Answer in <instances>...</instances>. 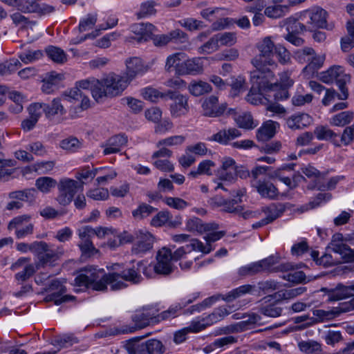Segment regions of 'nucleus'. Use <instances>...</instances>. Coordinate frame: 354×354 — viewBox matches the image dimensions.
Wrapping results in <instances>:
<instances>
[{
  "instance_id": "obj_9",
  "label": "nucleus",
  "mask_w": 354,
  "mask_h": 354,
  "mask_svg": "<svg viewBox=\"0 0 354 354\" xmlns=\"http://www.w3.org/2000/svg\"><path fill=\"white\" fill-rule=\"evenodd\" d=\"M327 17L328 12L319 6L304 10L299 16L300 20L306 24L308 30L318 28L332 30L333 26L327 24Z\"/></svg>"
},
{
  "instance_id": "obj_20",
  "label": "nucleus",
  "mask_w": 354,
  "mask_h": 354,
  "mask_svg": "<svg viewBox=\"0 0 354 354\" xmlns=\"http://www.w3.org/2000/svg\"><path fill=\"white\" fill-rule=\"evenodd\" d=\"M153 44L161 47L171 41L184 43L187 40V35L180 29H176L167 34L153 35L151 37Z\"/></svg>"
},
{
  "instance_id": "obj_54",
  "label": "nucleus",
  "mask_w": 354,
  "mask_h": 354,
  "mask_svg": "<svg viewBox=\"0 0 354 354\" xmlns=\"http://www.w3.org/2000/svg\"><path fill=\"white\" fill-rule=\"evenodd\" d=\"M353 118V113L351 111H342L331 118L330 123L337 127H343L350 123Z\"/></svg>"
},
{
  "instance_id": "obj_14",
  "label": "nucleus",
  "mask_w": 354,
  "mask_h": 354,
  "mask_svg": "<svg viewBox=\"0 0 354 354\" xmlns=\"http://www.w3.org/2000/svg\"><path fill=\"white\" fill-rule=\"evenodd\" d=\"M135 241L132 247V252L136 254H144L152 248L153 238L148 232L139 231L135 236H130L127 242Z\"/></svg>"
},
{
  "instance_id": "obj_59",
  "label": "nucleus",
  "mask_w": 354,
  "mask_h": 354,
  "mask_svg": "<svg viewBox=\"0 0 354 354\" xmlns=\"http://www.w3.org/2000/svg\"><path fill=\"white\" fill-rule=\"evenodd\" d=\"M274 77L272 80V83L278 85L277 88L276 89H269L267 91L268 96L273 97L277 100H286L288 97V88L283 87V86L279 84L278 82H274Z\"/></svg>"
},
{
  "instance_id": "obj_3",
  "label": "nucleus",
  "mask_w": 354,
  "mask_h": 354,
  "mask_svg": "<svg viewBox=\"0 0 354 354\" xmlns=\"http://www.w3.org/2000/svg\"><path fill=\"white\" fill-rule=\"evenodd\" d=\"M62 101L76 104L75 109H77L80 111L88 109L90 105L88 97H83L77 88H72L61 97L53 99L50 104L43 103L44 113L47 118L55 115H63L66 113Z\"/></svg>"
},
{
  "instance_id": "obj_49",
  "label": "nucleus",
  "mask_w": 354,
  "mask_h": 354,
  "mask_svg": "<svg viewBox=\"0 0 354 354\" xmlns=\"http://www.w3.org/2000/svg\"><path fill=\"white\" fill-rule=\"evenodd\" d=\"M21 62L17 59H10L0 64V75H8L21 67Z\"/></svg>"
},
{
  "instance_id": "obj_34",
  "label": "nucleus",
  "mask_w": 354,
  "mask_h": 354,
  "mask_svg": "<svg viewBox=\"0 0 354 354\" xmlns=\"http://www.w3.org/2000/svg\"><path fill=\"white\" fill-rule=\"evenodd\" d=\"M285 206L281 203H271L268 206L262 207L261 212L264 213V219L269 224L280 217L285 212Z\"/></svg>"
},
{
  "instance_id": "obj_38",
  "label": "nucleus",
  "mask_w": 354,
  "mask_h": 354,
  "mask_svg": "<svg viewBox=\"0 0 354 354\" xmlns=\"http://www.w3.org/2000/svg\"><path fill=\"white\" fill-rule=\"evenodd\" d=\"M126 65L127 71L122 74L126 78L127 77L129 82H131L138 74L142 71L143 65L141 60L138 57L129 59L127 61Z\"/></svg>"
},
{
  "instance_id": "obj_26",
  "label": "nucleus",
  "mask_w": 354,
  "mask_h": 354,
  "mask_svg": "<svg viewBox=\"0 0 354 354\" xmlns=\"http://www.w3.org/2000/svg\"><path fill=\"white\" fill-rule=\"evenodd\" d=\"M328 249L339 254L346 261L350 260L353 257L351 249L344 243L343 236L339 233L333 236Z\"/></svg>"
},
{
  "instance_id": "obj_5",
  "label": "nucleus",
  "mask_w": 354,
  "mask_h": 354,
  "mask_svg": "<svg viewBox=\"0 0 354 354\" xmlns=\"http://www.w3.org/2000/svg\"><path fill=\"white\" fill-rule=\"evenodd\" d=\"M134 323L133 326H122L116 328L113 335L127 334L135 332L138 329L147 327L149 325H153L158 323V317L156 316V309L151 307H144L136 310L131 316Z\"/></svg>"
},
{
  "instance_id": "obj_33",
  "label": "nucleus",
  "mask_w": 354,
  "mask_h": 354,
  "mask_svg": "<svg viewBox=\"0 0 354 354\" xmlns=\"http://www.w3.org/2000/svg\"><path fill=\"white\" fill-rule=\"evenodd\" d=\"M256 292H257L256 286L245 284L234 288L228 293L222 295V299L227 302H230L246 294L256 295Z\"/></svg>"
},
{
  "instance_id": "obj_42",
  "label": "nucleus",
  "mask_w": 354,
  "mask_h": 354,
  "mask_svg": "<svg viewBox=\"0 0 354 354\" xmlns=\"http://www.w3.org/2000/svg\"><path fill=\"white\" fill-rule=\"evenodd\" d=\"M185 58V54L183 53H176L167 57L165 62V70L171 72L175 70L176 73L178 74V68L182 64V62Z\"/></svg>"
},
{
  "instance_id": "obj_61",
  "label": "nucleus",
  "mask_w": 354,
  "mask_h": 354,
  "mask_svg": "<svg viewBox=\"0 0 354 354\" xmlns=\"http://www.w3.org/2000/svg\"><path fill=\"white\" fill-rule=\"evenodd\" d=\"M128 354H147L143 342L129 341L124 346Z\"/></svg>"
},
{
  "instance_id": "obj_27",
  "label": "nucleus",
  "mask_w": 354,
  "mask_h": 354,
  "mask_svg": "<svg viewBox=\"0 0 354 354\" xmlns=\"http://www.w3.org/2000/svg\"><path fill=\"white\" fill-rule=\"evenodd\" d=\"M252 186L255 188L258 194L263 198L276 199L279 195V191L274 185L266 178L252 183Z\"/></svg>"
},
{
  "instance_id": "obj_39",
  "label": "nucleus",
  "mask_w": 354,
  "mask_h": 354,
  "mask_svg": "<svg viewBox=\"0 0 354 354\" xmlns=\"http://www.w3.org/2000/svg\"><path fill=\"white\" fill-rule=\"evenodd\" d=\"M195 299L196 297L192 299H183L180 303L172 305L168 310H165L160 314L158 313V310H156V316L158 317V322L161 320L175 317L176 316L177 312L179 310L192 303Z\"/></svg>"
},
{
  "instance_id": "obj_41",
  "label": "nucleus",
  "mask_w": 354,
  "mask_h": 354,
  "mask_svg": "<svg viewBox=\"0 0 354 354\" xmlns=\"http://www.w3.org/2000/svg\"><path fill=\"white\" fill-rule=\"evenodd\" d=\"M232 308L230 306H221L215 308L211 314L205 317V318L207 324L211 326L223 319L225 317L230 314Z\"/></svg>"
},
{
  "instance_id": "obj_10",
  "label": "nucleus",
  "mask_w": 354,
  "mask_h": 354,
  "mask_svg": "<svg viewBox=\"0 0 354 354\" xmlns=\"http://www.w3.org/2000/svg\"><path fill=\"white\" fill-rule=\"evenodd\" d=\"M58 194L56 201L62 206L68 205L79 189L82 190L84 183L75 180L62 178L57 184Z\"/></svg>"
},
{
  "instance_id": "obj_46",
  "label": "nucleus",
  "mask_w": 354,
  "mask_h": 354,
  "mask_svg": "<svg viewBox=\"0 0 354 354\" xmlns=\"http://www.w3.org/2000/svg\"><path fill=\"white\" fill-rule=\"evenodd\" d=\"M55 162L53 160L39 161L29 167L30 171L36 172L38 175L47 174L55 167Z\"/></svg>"
},
{
  "instance_id": "obj_2",
  "label": "nucleus",
  "mask_w": 354,
  "mask_h": 354,
  "mask_svg": "<svg viewBox=\"0 0 354 354\" xmlns=\"http://www.w3.org/2000/svg\"><path fill=\"white\" fill-rule=\"evenodd\" d=\"M259 55L251 61L255 68L253 73V79L257 80L259 75H266L268 78L274 77V73L271 68H276L277 63L274 59V53L276 49L272 37L268 36L263 38L257 44Z\"/></svg>"
},
{
  "instance_id": "obj_35",
  "label": "nucleus",
  "mask_w": 354,
  "mask_h": 354,
  "mask_svg": "<svg viewBox=\"0 0 354 354\" xmlns=\"http://www.w3.org/2000/svg\"><path fill=\"white\" fill-rule=\"evenodd\" d=\"M279 124L277 122L268 120L257 131V138L259 141L265 142L271 139L276 133V129Z\"/></svg>"
},
{
  "instance_id": "obj_45",
  "label": "nucleus",
  "mask_w": 354,
  "mask_h": 354,
  "mask_svg": "<svg viewBox=\"0 0 354 354\" xmlns=\"http://www.w3.org/2000/svg\"><path fill=\"white\" fill-rule=\"evenodd\" d=\"M157 211V209L151 205L142 203L136 209L133 210L132 216L136 220L144 219Z\"/></svg>"
},
{
  "instance_id": "obj_24",
  "label": "nucleus",
  "mask_w": 354,
  "mask_h": 354,
  "mask_svg": "<svg viewBox=\"0 0 354 354\" xmlns=\"http://www.w3.org/2000/svg\"><path fill=\"white\" fill-rule=\"evenodd\" d=\"M277 297V294L268 295L263 299V302L259 306V312L264 316L269 317H278L283 311L282 308L278 306L279 299L270 302L272 299Z\"/></svg>"
},
{
  "instance_id": "obj_50",
  "label": "nucleus",
  "mask_w": 354,
  "mask_h": 354,
  "mask_svg": "<svg viewBox=\"0 0 354 354\" xmlns=\"http://www.w3.org/2000/svg\"><path fill=\"white\" fill-rule=\"evenodd\" d=\"M59 147L69 153H73L82 148V142L75 137H69L62 140L59 143Z\"/></svg>"
},
{
  "instance_id": "obj_51",
  "label": "nucleus",
  "mask_w": 354,
  "mask_h": 354,
  "mask_svg": "<svg viewBox=\"0 0 354 354\" xmlns=\"http://www.w3.org/2000/svg\"><path fill=\"white\" fill-rule=\"evenodd\" d=\"M234 121L241 128L243 129H253L257 124L254 123L252 116L249 113H243L242 114L235 115L234 117Z\"/></svg>"
},
{
  "instance_id": "obj_62",
  "label": "nucleus",
  "mask_w": 354,
  "mask_h": 354,
  "mask_svg": "<svg viewBox=\"0 0 354 354\" xmlns=\"http://www.w3.org/2000/svg\"><path fill=\"white\" fill-rule=\"evenodd\" d=\"M245 90V80L243 77L239 76L231 84L230 95L233 97H236Z\"/></svg>"
},
{
  "instance_id": "obj_21",
  "label": "nucleus",
  "mask_w": 354,
  "mask_h": 354,
  "mask_svg": "<svg viewBox=\"0 0 354 354\" xmlns=\"http://www.w3.org/2000/svg\"><path fill=\"white\" fill-rule=\"evenodd\" d=\"M205 59L204 57H198L185 60L178 68V75H196L203 73Z\"/></svg>"
},
{
  "instance_id": "obj_8",
  "label": "nucleus",
  "mask_w": 354,
  "mask_h": 354,
  "mask_svg": "<svg viewBox=\"0 0 354 354\" xmlns=\"http://www.w3.org/2000/svg\"><path fill=\"white\" fill-rule=\"evenodd\" d=\"M320 80L326 84L335 82L342 92V95H339L340 100H346L348 97V93L346 84L350 81V75L345 73L343 66H332L326 71L320 73Z\"/></svg>"
},
{
  "instance_id": "obj_44",
  "label": "nucleus",
  "mask_w": 354,
  "mask_h": 354,
  "mask_svg": "<svg viewBox=\"0 0 354 354\" xmlns=\"http://www.w3.org/2000/svg\"><path fill=\"white\" fill-rule=\"evenodd\" d=\"M57 184L56 180L48 176L39 177L35 181L37 189L44 194L49 193Z\"/></svg>"
},
{
  "instance_id": "obj_1",
  "label": "nucleus",
  "mask_w": 354,
  "mask_h": 354,
  "mask_svg": "<svg viewBox=\"0 0 354 354\" xmlns=\"http://www.w3.org/2000/svg\"><path fill=\"white\" fill-rule=\"evenodd\" d=\"M136 265V270L133 268L124 270L120 274L112 272L108 274H105L103 269L86 266L80 271L74 280V286L77 287L75 291L80 292L89 288L97 291H104L107 288V285L110 286L112 290H118L127 286L124 281L138 283L140 279L138 272L141 270L149 278L157 274L155 271L148 269L151 264L145 266L142 261H139Z\"/></svg>"
},
{
  "instance_id": "obj_19",
  "label": "nucleus",
  "mask_w": 354,
  "mask_h": 354,
  "mask_svg": "<svg viewBox=\"0 0 354 354\" xmlns=\"http://www.w3.org/2000/svg\"><path fill=\"white\" fill-rule=\"evenodd\" d=\"M236 199H226L222 196L216 195L210 198L207 203L212 208L221 207L222 210L227 213L238 214L243 210L242 206L236 205Z\"/></svg>"
},
{
  "instance_id": "obj_31",
  "label": "nucleus",
  "mask_w": 354,
  "mask_h": 354,
  "mask_svg": "<svg viewBox=\"0 0 354 354\" xmlns=\"http://www.w3.org/2000/svg\"><path fill=\"white\" fill-rule=\"evenodd\" d=\"M241 135V131L236 128L221 129L216 133L212 135L211 138H209L208 140L215 141L219 144L226 145L230 141L239 138Z\"/></svg>"
},
{
  "instance_id": "obj_7",
  "label": "nucleus",
  "mask_w": 354,
  "mask_h": 354,
  "mask_svg": "<svg viewBox=\"0 0 354 354\" xmlns=\"http://www.w3.org/2000/svg\"><path fill=\"white\" fill-rule=\"evenodd\" d=\"M31 252L37 257L38 261L35 264L37 268L39 269L46 265H52L63 254L64 251L59 248L55 250L47 243L37 241L32 243Z\"/></svg>"
},
{
  "instance_id": "obj_15",
  "label": "nucleus",
  "mask_w": 354,
  "mask_h": 354,
  "mask_svg": "<svg viewBox=\"0 0 354 354\" xmlns=\"http://www.w3.org/2000/svg\"><path fill=\"white\" fill-rule=\"evenodd\" d=\"M281 257L278 254H272L267 258H265L258 261L261 272H286L291 270L294 266L289 263H281L277 266L280 261Z\"/></svg>"
},
{
  "instance_id": "obj_6",
  "label": "nucleus",
  "mask_w": 354,
  "mask_h": 354,
  "mask_svg": "<svg viewBox=\"0 0 354 354\" xmlns=\"http://www.w3.org/2000/svg\"><path fill=\"white\" fill-rule=\"evenodd\" d=\"M259 78L256 80L253 79V73H250V81L252 87L247 95V100L252 104H259L264 103V100H268L264 95H268L267 91L269 89H276L278 85L272 84V78H268L266 75H259Z\"/></svg>"
},
{
  "instance_id": "obj_36",
  "label": "nucleus",
  "mask_w": 354,
  "mask_h": 354,
  "mask_svg": "<svg viewBox=\"0 0 354 354\" xmlns=\"http://www.w3.org/2000/svg\"><path fill=\"white\" fill-rule=\"evenodd\" d=\"M127 143V137L124 135H116L111 137L104 149V154L109 155L118 153L122 147Z\"/></svg>"
},
{
  "instance_id": "obj_57",
  "label": "nucleus",
  "mask_w": 354,
  "mask_h": 354,
  "mask_svg": "<svg viewBox=\"0 0 354 354\" xmlns=\"http://www.w3.org/2000/svg\"><path fill=\"white\" fill-rule=\"evenodd\" d=\"M257 292L256 294H269L279 288L278 283L274 280H267L259 282L256 286Z\"/></svg>"
},
{
  "instance_id": "obj_55",
  "label": "nucleus",
  "mask_w": 354,
  "mask_h": 354,
  "mask_svg": "<svg viewBox=\"0 0 354 354\" xmlns=\"http://www.w3.org/2000/svg\"><path fill=\"white\" fill-rule=\"evenodd\" d=\"M274 55H276L278 62L282 65H287L291 63L290 53L285 46L280 44H276Z\"/></svg>"
},
{
  "instance_id": "obj_40",
  "label": "nucleus",
  "mask_w": 354,
  "mask_h": 354,
  "mask_svg": "<svg viewBox=\"0 0 354 354\" xmlns=\"http://www.w3.org/2000/svg\"><path fill=\"white\" fill-rule=\"evenodd\" d=\"M189 93L194 96H201L212 91L211 85L202 80H193L187 87Z\"/></svg>"
},
{
  "instance_id": "obj_56",
  "label": "nucleus",
  "mask_w": 354,
  "mask_h": 354,
  "mask_svg": "<svg viewBox=\"0 0 354 354\" xmlns=\"http://www.w3.org/2000/svg\"><path fill=\"white\" fill-rule=\"evenodd\" d=\"M315 54V50L311 47H305L294 52V58L299 63L308 62Z\"/></svg>"
},
{
  "instance_id": "obj_43",
  "label": "nucleus",
  "mask_w": 354,
  "mask_h": 354,
  "mask_svg": "<svg viewBox=\"0 0 354 354\" xmlns=\"http://www.w3.org/2000/svg\"><path fill=\"white\" fill-rule=\"evenodd\" d=\"M26 12H36L39 15H48L55 11L53 6L46 3H39L37 0H30Z\"/></svg>"
},
{
  "instance_id": "obj_63",
  "label": "nucleus",
  "mask_w": 354,
  "mask_h": 354,
  "mask_svg": "<svg viewBox=\"0 0 354 354\" xmlns=\"http://www.w3.org/2000/svg\"><path fill=\"white\" fill-rule=\"evenodd\" d=\"M142 97L150 102H156L159 98L164 97L165 95L152 87H146L141 90Z\"/></svg>"
},
{
  "instance_id": "obj_37",
  "label": "nucleus",
  "mask_w": 354,
  "mask_h": 354,
  "mask_svg": "<svg viewBox=\"0 0 354 354\" xmlns=\"http://www.w3.org/2000/svg\"><path fill=\"white\" fill-rule=\"evenodd\" d=\"M314 134L319 140H330L332 143L340 147L337 134L326 126H318L314 130Z\"/></svg>"
},
{
  "instance_id": "obj_52",
  "label": "nucleus",
  "mask_w": 354,
  "mask_h": 354,
  "mask_svg": "<svg viewBox=\"0 0 354 354\" xmlns=\"http://www.w3.org/2000/svg\"><path fill=\"white\" fill-rule=\"evenodd\" d=\"M288 6L286 5L270 6L265 9V15L270 18H279L288 12Z\"/></svg>"
},
{
  "instance_id": "obj_30",
  "label": "nucleus",
  "mask_w": 354,
  "mask_h": 354,
  "mask_svg": "<svg viewBox=\"0 0 354 354\" xmlns=\"http://www.w3.org/2000/svg\"><path fill=\"white\" fill-rule=\"evenodd\" d=\"M101 84L100 83V80L95 79L94 77L88 78L86 80H82L78 81L75 84V87L74 88H77L78 91L82 93L83 97H85L80 89H88L90 90L92 94L93 97L95 101L100 102V94H99V86Z\"/></svg>"
},
{
  "instance_id": "obj_13",
  "label": "nucleus",
  "mask_w": 354,
  "mask_h": 354,
  "mask_svg": "<svg viewBox=\"0 0 354 354\" xmlns=\"http://www.w3.org/2000/svg\"><path fill=\"white\" fill-rule=\"evenodd\" d=\"M157 263L153 266H149L148 269L151 271H155L157 274L168 275L174 270L172 263L171 250L162 248L160 249L156 256Z\"/></svg>"
},
{
  "instance_id": "obj_60",
  "label": "nucleus",
  "mask_w": 354,
  "mask_h": 354,
  "mask_svg": "<svg viewBox=\"0 0 354 354\" xmlns=\"http://www.w3.org/2000/svg\"><path fill=\"white\" fill-rule=\"evenodd\" d=\"M220 47L216 35H214L207 42L201 46L198 51L200 53L210 54L216 51Z\"/></svg>"
},
{
  "instance_id": "obj_11",
  "label": "nucleus",
  "mask_w": 354,
  "mask_h": 354,
  "mask_svg": "<svg viewBox=\"0 0 354 354\" xmlns=\"http://www.w3.org/2000/svg\"><path fill=\"white\" fill-rule=\"evenodd\" d=\"M248 318L245 320L241 321L233 325L228 326L225 328H220L216 335H225L230 333H239L249 328L250 326L254 324H260L261 317L257 313H251L248 315L242 313H235L232 315L234 319H241Z\"/></svg>"
},
{
  "instance_id": "obj_4",
  "label": "nucleus",
  "mask_w": 354,
  "mask_h": 354,
  "mask_svg": "<svg viewBox=\"0 0 354 354\" xmlns=\"http://www.w3.org/2000/svg\"><path fill=\"white\" fill-rule=\"evenodd\" d=\"M99 86L100 102L105 97H113L120 95L128 86L130 82L122 74L111 73L100 80Z\"/></svg>"
},
{
  "instance_id": "obj_29",
  "label": "nucleus",
  "mask_w": 354,
  "mask_h": 354,
  "mask_svg": "<svg viewBox=\"0 0 354 354\" xmlns=\"http://www.w3.org/2000/svg\"><path fill=\"white\" fill-rule=\"evenodd\" d=\"M313 118L305 113H297L289 116L286 120L288 128L300 129L308 127L313 123Z\"/></svg>"
},
{
  "instance_id": "obj_47",
  "label": "nucleus",
  "mask_w": 354,
  "mask_h": 354,
  "mask_svg": "<svg viewBox=\"0 0 354 354\" xmlns=\"http://www.w3.org/2000/svg\"><path fill=\"white\" fill-rule=\"evenodd\" d=\"M48 57L57 64H63L67 60V55L60 48L49 46L46 49Z\"/></svg>"
},
{
  "instance_id": "obj_28",
  "label": "nucleus",
  "mask_w": 354,
  "mask_h": 354,
  "mask_svg": "<svg viewBox=\"0 0 354 354\" xmlns=\"http://www.w3.org/2000/svg\"><path fill=\"white\" fill-rule=\"evenodd\" d=\"M131 30L136 35L135 39L138 42H143L151 39L156 28L149 23H138L132 25Z\"/></svg>"
},
{
  "instance_id": "obj_53",
  "label": "nucleus",
  "mask_w": 354,
  "mask_h": 354,
  "mask_svg": "<svg viewBox=\"0 0 354 354\" xmlns=\"http://www.w3.org/2000/svg\"><path fill=\"white\" fill-rule=\"evenodd\" d=\"M143 343L147 354H162L165 351L164 345L158 339H151Z\"/></svg>"
},
{
  "instance_id": "obj_23",
  "label": "nucleus",
  "mask_w": 354,
  "mask_h": 354,
  "mask_svg": "<svg viewBox=\"0 0 354 354\" xmlns=\"http://www.w3.org/2000/svg\"><path fill=\"white\" fill-rule=\"evenodd\" d=\"M203 115L208 117H218L224 113L227 109V104H218L216 96L211 95L206 98L202 104Z\"/></svg>"
},
{
  "instance_id": "obj_32",
  "label": "nucleus",
  "mask_w": 354,
  "mask_h": 354,
  "mask_svg": "<svg viewBox=\"0 0 354 354\" xmlns=\"http://www.w3.org/2000/svg\"><path fill=\"white\" fill-rule=\"evenodd\" d=\"M186 228L189 232H197L201 234L212 230H218V225L215 223H203L200 218L192 217L187 221Z\"/></svg>"
},
{
  "instance_id": "obj_48",
  "label": "nucleus",
  "mask_w": 354,
  "mask_h": 354,
  "mask_svg": "<svg viewBox=\"0 0 354 354\" xmlns=\"http://www.w3.org/2000/svg\"><path fill=\"white\" fill-rule=\"evenodd\" d=\"M37 194V190L34 188L25 189L23 191H15L9 194V197L12 199H17L19 201H32L35 199Z\"/></svg>"
},
{
  "instance_id": "obj_58",
  "label": "nucleus",
  "mask_w": 354,
  "mask_h": 354,
  "mask_svg": "<svg viewBox=\"0 0 354 354\" xmlns=\"http://www.w3.org/2000/svg\"><path fill=\"white\" fill-rule=\"evenodd\" d=\"M302 173L308 178L311 179L313 183L308 186V188L315 185L316 183H320L322 177L321 173L314 167L308 165L301 169Z\"/></svg>"
},
{
  "instance_id": "obj_17",
  "label": "nucleus",
  "mask_w": 354,
  "mask_h": 354,
  "mask_svg": "<svg viewBox=\"0 0 354 354\" xmlns=\"http://www.w3.org/2000/svg\"><path fill=\"white\" fill-rule=\"evenodd\" d=\"M48 290L50 292L46 297L47 301H53L56 305L68 302L75 299L73 296L63 295L66 289L62 283L57 279L53 280L48 286Z\"/></svg>"
},
{
  "instance_id": "obj_18",
  "label": "nucleus",
  "mask_w": 354,
  "mask_h": 354,
  "mask_svg": "<svg viewBox=\"0 0 354 354\" xmlns=\"http://www.w3.org/2000/svg\"><path fill=\"white\" fill-rule=\"evenodd\" d=\"M212 250L213 248H210V246L204 247V244L201 241L194 239H192L190 243L178 248L174 253L171 252V257L173 261H178L185 257L187 254L190 253L192 251L209 254Z\"/></svg>"
},
{
  "instance_id": "obj_16",
  "label": "nucleus",
  "mask_w": 354,
  "mask_h": 354,
  "mask_svg": "<svg viewBox=\"0 0 354 354\" xmlns=\"http://www.w3.org/2000/svg\"><path fill=\"white\" fill-rule=\"evenodd\" d=\"M169 98L172 100L170 104V113L174 118L185 115L189 110L188 97L176 92H169Z\"/></svg>"
},
{
  "instance_id": "obj_22",
  "label": "nucleus",
  "mask_w": 354,
  "mask_h": 354,
  "mask_svg": "<svg viewBox=\"0 0 354 354\" xmlns=\"http://www.w3.org/2000/svg\"><path fill=\"white\" fill-rule=\"evenodd\" d=\"M323 291H327L328 301H336L351 298L354 301V285L344 286L339 284L335 288H322Z\"/></svg>"
},
{
  "instance_id": "obj_12",
  "label": "nucleus",
  "mask_w": 354,
  "mask_h": 354,
  "mask_svg": "<svg viewBox=\"0 0 354 354\" xmlns=\"http://www.w3.org/2000/svg\"><path fill=\"white\" fill-rule=\"evenodd\" d=\"M30 220L31 216L28 214L16 216L9 222L8 229L14 230L17 239H24L33 233L34 225Z\"/></svg>"
},
{
  "instance_id": "obj_25",
  "label": "nucleus",
  "mask_w": 354,
  "mask_h": 354,
  "mask_svg": "<svg viewBox=\"0 0 354 354\" xmlns=\"http://www.w3.org/2000/svg\"><path fill=\"white\" fill-rule=\"evenodd\" d=\"M235 160L230 157H223L221 159V166L216 171V176L221 180L234 182L235 180Z\"/></svg>"
},
{
  "instance_id": "obj_64",
  "label": "nucleus",
  "mask_w": 354,
  "mask_h": 354,
  "mask_svg": "<svg viewBox=\"0 0 354 354\" xmlns=\"http://www.w3.org/2000/svg\"><path fill=\"white\" fill-rule=\"evenodd\" d=\"M26 149L37 156L43 157L47 155L48 151L46 147L39 141L30 142Z\"/></svg>"
}]
</instances>
